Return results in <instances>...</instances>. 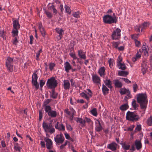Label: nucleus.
Instances as JSON below:
<instances>
[{
    "instance_id": "f257e3e1",
    "label": "nucleus",
    "mask_w": 152,
    "mask_h": 152,
    "mask_svg": "<svg viewBox=\"0 0 152 152\" xmlns=\"http://www.w3.org/2000/svg\"><path fill=\"white\" fill-rule=\"evenodd\" d=\"M137 101L140 104L141 109L145 111L148 102L147 96L146 94H139L137 95Z\"/></svg>"
},
{
    "instance_id": "f03ea898",
    "label": "nucleus",
    "mask_w": 152,
    "mask_h": 152,
    "mask_svg": "<svg viewBox=\"0 0 152 152\" xmlns=\"http://www.w3.org/2000/svg\"><path fill=\"white\" fill-rule=\"evenodd\" d=\"M74 119L77 123H80L81 124L82 127L86 126V123H87L89 125L92 126L93 124V121L89 118L86 117H83V119L81 118L77 117L75 118Z\"/></svg>"
},
{
    "instance_id": "7ed1b4c3",
    "label": "nucleus",
    "mask_w": 152,
    "mask_h": 152,
    "mask_svg": "<svg viewBox=\"0 0 152 152\" xmlns=\"http://www.w3.org/2000/svg\"><path fill=\"white\" fill-rule=\"evenodd\" d=\"M139 115L136 112L129 111L126 113V119L130 121H136L140 119Z\"/></svg>"
},
{
    "instance_id": "20e7f679",
    "label": "nucleus",
    "mask_w": 152,
    "mask_h": 152,
    "mask_svg": "<svg viewBox=\"0 0 152 152\" xmlns=\"http://www.w3.org/2000/svg\"><path fill=\"white\" fill-rule=\"evenodd\" d=\"M42 126L45 132L47 134L49 132L52 134L55 132V129L51 123H47L44 122Z\"/></svg>"
},
{
    "instance_id": "39448f33",
    "label": "nucleus",
    "mask_w": 152,
    "mask_h": 152,
    "mask_svg": "<svg viewBox=\"0 0 152 152\" xmlns=\"http://www.w3.org/2000/svg\"><path fill=\"white\" fill-rule=\"evenodd\" d=\"M46 85L48 89H54L57 87L58 85L57 80L54 77H52L48 79Z\"/></svg>"
},
{
    "instance_id": "423d86ee",
    "label": "nucleus",
    "mask_w": 152,
    "mask_h": 152,
    "mask_svg": "<svg viewBox=\"0 0 152 152\" xmlns=\"http://www.w3.org/2000/svg\"><path fill=\"white\" fill-rule=\"evenodd\" d=\"M103 20L105 23L109 24L116 23L117 21L116 18H112V16L109 15H105L103 17Z\"/></svg>"
},
{
    "instance_id": "0eeeda50",
    "label": "nucleus",
    "mask_w": 152,
    "mask_h": 152,
    "mask_svg": "<svg viewBox=\"0 0 152 152\" xmlns=\"http://www.w3.org/2000/svg\"><path fill=\"white\" fill-rule=\"evenodd\" d=\"M107 147L112 151L115 152L119 148V145L114 142H113L107 145Z\"/></svg>"
},
{
    "instance_id": "6e6552de",
    "label": "nucleus",
    "mask_w": 152,
    "mask_h": 152,
    "mask_svg": "<svg viewBox=\"0 0 152 152\" xmlns=\"http://www.w3.org/2000/svg\"><path fill=\"white\" fill-rule=\"evenodd\" d=\"M38 78L37 74L34 73L32 77V83L37 89L39 88V85L37 82Z\"/></svg>"
},
{
    "instance_id": "1a4fd4ad",
    "label": "nucleus",
    "mask_w": 152,
    "mask_h": 152,
    "mask_svg": "<svg viewBox=\"0 0 152 152\" xmlns=\"http://www.w3.org/2000/svg\"><path fill=\"white\" fill-rule=\"evenodd\" d=\"M121 31L120 29H116L114 31L112 34V38L113 39L116 40L119 39L121 36Z\"/></svg>"
},
{
    "instance_id": "9d476101",
    "label": "nucleus",
    "mask_w": 152,
    "mask_h": 152,
    "mask_svg": "<svg viewBox=\"0 0 152 152\" xmlns=\"http://www.w3.org/2000/svg\"><path fill=\"white\" fill-rule=\"evenodd\" d=\"M64 140V138L62 134L57 135L54 138L55 142L57 144H62Z\"/></svg>"
},
{
    "instance_id": "9b49d317",
    "label": "nucleus",
    "mask_w": 152,
    "mask_h": 152,
    "mask_svg": "<svg viewBox=\"0 0 152 152\" xmlns=\"http://www.w3.org/2000/svg\"><path fill=\"white\" fill-rule=\"evenodd\" d=\"M45 140L46 142V146L48 149L50 150L53 148V143L51 140L49 138H45Z\"/></svg>"
},
{
    "instance_id": "f8f14e48",
    "label": "nucleus",
    "mask_w": 152,
    "mask_h": 152,
    "mask_svg": "<svg viewBox=\"0 0 152 152\" xmlns=\"http://www.w3.org/2000/svg\"><path fill=\"white\" fill-rule=\"evenodd\" d=\"M78 56L81 59L85 60L86 59V52H83V50H78Z\"/></svg>"
},
{
    "instance_id": "ddd939ff",
    "label": "nucleus",
    "mask_w": 152,
    "mask_h": 152,
    "mask_svg": "<svg viewBox=\"0 0 152 152\" xmlns=\"http://www.w3.org/2000/svg\"><path fill=\"white\" fill-rule=\"evenodd\" d=\"M65 70L67 73H69V70L72 69V66L68 61H66L64 64Z\"/></svg>"
},
{
    "instance_id": "4468645a",
    "label": "nucleus",
    "mask_w": 152,
    "mask_h": 152,
    "mask_svg": "<svg viewBox=\"0 0 152 152\" xmlns=\"http://www.w3.org/2000/svg\"><path fill=\"white\" fill-rule=\"evenodd\" d=\"M134 145L137 150H139L142 148V144L140 140H136L134 142Z\"/></svg>"
},
{
    "instance_id": "2eb2a0df",
    "label": "nucleus",
    "mask_w": 152,
    "mask_h": 152,
    "mask_svg": "<svg viewBox=\"0 0 152 152\" xmlns=\"http://www.w3.org/2000/svg\"><path fill=\"white\" fill-rule=\"evenodd\" d=\"M55 128L56 129H58L60 131H64L65 130V126L62 124H59L58 122H57L55 125Z\"/></svg>"
},
{
    "instance_id": "dca6fc26",
    "label": "nucleus",
    "mask_w": 152,
    "mask_h": 152,
    "mask_svg": "<svg viewBox=\"0 0 152 152\" xmlns=\"http://www.w3.org/2000/svg\"><path fill=\"white\" fill-rule=\"evenodd\" d=\"M113 82L115 88H121L123 86L122 83L118 80H115Z\"/></svg>"
},
{
    "instance_id": "f3484780",
    "label": "nucleus",
    "mask_w": 152,
    "mask_h": 152,
    "mask_svg": "<svg viewBox=\"0 0 152 152\" xmlns=\"http://www.w3.org/2000/svg\"><path fill=\"white\" fill-rule=\"evenodd\" d=\"M92 79L94 83L97 84L100 83V78L97 75H92Z\"/></svg>"
},
{
    "instance_id": "a211bd4d",
    "label": "nucleus",
    "mask_w": 152,
    "mask_h": 152,
    "mask_svg": "<svg viewBox=\"0 0 152 152\" xmlns=\"http://www.w3.org/2000/svg\"><path fill=\"white\" fill-rule=\"evenodd\" d=\"M63 87L66 90H69L70 86V84L69 80H64L63 81Z\"/></svg>"
},
{
    "instance_id": "6ab92c4d",
    "label": "nucleus",
    "mask_w": 152,
    "mask_h": 152,
    "mask_svg": "<svg viewBox=\"0 0 152 152\" xmlns=\"http://www.w3.org/2000/svg\"><path fill=\"white\" fill-rule=\"evenodd\" d=\"M12 20L14 28H20V25L19 23L18 20H15L14 18H12Z\"/></svg>"
},
{
    "instance_id": "aec40b11",
    "label": "nucleus",
    "mask_w": 152,
    "mask_h": 152,
    "mask_svg": "<svg viewBox=\"0 0 152 152\" xmlns=\"http://www.w3.org/2000/svg\"><path fill=\"white\" fill-rule=\"evenodd\" d=\"M105 71V68L104 66L101 67L99 70L98 73L100 76L102 77H104L105 75L104 72Z\"/></svg>"
},
{
    "instance_id": "412c9836",
    "label": "nucleus",
    "mask_w": 152,
    "mask_h": 152,
    "mask_svg": "<svg viewBox=\"0 0 152 152\" xmlns=\"http://www.w3.org/2000/svg\"><path fill=\"white\" fill-rule=\"evenodd\" d=\"M141 57V54H139L138 53V51H137V53L135 56H133L132 58V61L133 62H134L137 60L140 59Z\"/></svg>"
},
{
    "instance_id": "4be33fe9",
    "label": "nucleus",
    "mask_w": 152,
    "mask_h": 152,
    "mask_svg": "<svg viewBox=\"0 0 152 152\" xmlns=\"http://www.w3.org/2000/svg\"><path fill=\"white\" fill-rule=\"evenodd\" d=\"M48 115L51 118H55L57 116V113L56 111L51 110L48 113Z\"/></svg>"
},
{
    "instance_id": "5701e85b",
    "label": "nucleus",
    "mask_w": 152,
    "mask_h": 152,
    "mask_svg": "<svg viewBox=\"0 0 152 152\" xmlns=\"http://www.w3.org/2000/svg\"><path fill=\"white\" fill-rule=\"evenodd\" d=\"M142 50L144 52V55L146 57H148L149 56L148 51L149 49L148 47L147 46L146 47L144 46L142 47Z\"/></svg>"
},
{
    "instance_id": "b1692460",
    "label": "nucleus",
    "mask_w": 152,
    "mask_h": 152,
    "mask_svg": "<svg viewBox=\"0 0 152 152\" xmlns=\"http://www.w3.org/2000/svg\"><path fill=\"white\" fill-rule=\"evenodd\" d=\"M56 32L59 34V35L58 36L59 39H61L64 34V31L62 29H56Z\"/></svg>"
},
{
    "instance_id": "393cba45",
    "label": "nucleus",
    "mask_w": 152,
    "mask_h": 152,
    "mask_svg": "<svg viewBox=\"0 0 152 152\" xmlns=\"http://www.w3.org/2000/svg\"><path fill=\"white\" fill-rule=\"evenodd\" d=\"M58 96V93H56L55 89H52V92L51 93L50 97L54 99L57 98Z\"/></svg>"
},
{
    "instance_id": "a878e982",
    "label": "nucleus",
    "mask_w": 152,
    "mask_h": 152,
    "mask_svg": "<svg viewBox=\"0 0 152 152\" xmlns=\"http://www.w3.org/2000/svg\"><path fill=\"white\" fill-rule=\"evenodd\" d=\"M128 74V72L125 71L119 70L118 72V75L121 76H126Z\"/></svg>"
},
{
    "instance_id": "bb28decb",
    "label": "nucleus",
    "mask_w": 152,
    "mask_h": 152,
    "mask_svg": "<svg viewBox=\"0 0 152 152\" xmlns=\"http://www.w3.org/2000/svg\"><path fill=\"white\" fill-rule=\"evenodd\" d=\"M104 83L105 85L110 88H112V83L111 80H105Z\"/></svg>"
},
{
    "instance_id": "cd10ccee",
    "label": "nucleus",
    "mask_w": 152,
    "mask_h": 152,
    "mask_svg": "<svg viewBox=\"0 0 152 152\" xmlns=\"http://www.w3.org/2000/svg\"><path fill=\"white\" fill-rule=\"evenodd\" d=\"M117 66L119 69L124 70L126 69V66L124 63H119L118 64H117Z\"/></svg>"
},
{
    "instance_id": "c85d7f7f",
    "label": "nucleus",
    "mask_w": 152,
    "mask_h": 152,
    "mask_svg": "<svg viewBox=\"0 0 152 152\" xmlns=\"http://www.w3.org/2000/svg\"><path fill=\"white\" fill-rule=\"evenodd\" d=\"M49 9L50 10H53V15H56L57 13H58V12L57 10L56 9L54 5L53 4L49 7Z\"/></svg>"
},
{
    "instance_id": "c756f323",
    "label": "nucleus",
    "mask_w": 152,
    "mask_h": 152,
    "mask_svg": "<svg viewBox=\"0 0 152 152\" xmlns=\"http://www.w3.org/2000/svg\"><path fill=\"white\" fill-rule=\"evenodd\" d=\"M102 90L104 95H105L106 94H108L109 93V89L104 85L102 86Z\"/></svg>"
},
{
    "instance_id": "7c9ffc66",
    "label": "nucleus",
    "mask_w": 152,
    "mask_h": 152,
    "mask_svg": "<svg viewBox=\"0 0 152 152\" xmlns=\"http://www.w3.org/2000/svg\"><path fill=\"white\" fill-rule=\"evenodd\" d=\"M120 93L121 95H124L127 93H129V90L125 88H121L120 90Z\"/></svg>"
},
{
    "instance_id": "2f4dec72",
    "label": "nucleus",
    "mask_w": 152,
    "mask_h": 152,
    "mask_svg": "<svg viewBox=\"0 0 152 152\" xmlns=\"http://www.w3.org/2000/svg\"><path fill=\"white\" fill-rule=\"evenodd\" d=\"M45 113L47 114L51 110V107L50 105L42 106Z\"/></svg>"
},
{
    "instance_id": "473e14b6",
    "label": "nucleus",
    "mask_w": 152,
    "mask_h": 152,
    "mask_svg": "<svg viewBox=\"0 0 152 152\" xmlns=\"http://www.w3.org/2000/svg\"><path fill=\"white\" fill-rule=\"evenodd\" d=\"M129 108V106L127 104H125L122 105L120 107V109L122 111L126 110Z\"/></svg>"
},
{
    "instance_id": "72a5a7b5",
    "label": "nucleus",
    "mask_w": 152,
    "mask_h": 152,
    "mask_svg": "<svg viewBox=\"0 0 152 152\" xmlns=\"http://www.w3.org/2000/svg\"><path fill=\"white\" fill-rule=\"evenodd\" d=\"M149 25L150 23L149 22H145L142 23V24L140 25L139 28H148Z\"/></svg>"
},
{
    "instance_id": "f704fd0d",
    "label": "nucleus",
    "mask_w": 152,
    "mask_h": 152,
    "mask_svg": "<svg viewBox=\"0 0 152 152\" xmlns=\"http://www.w3.org/2000/svg\"><path fill=\"white\" fill-rule=\"evenodd\" d=\"M21 148V147H20L18 143H16L14 144V149L16 151L20 152V149Z\"/></svg>"
},
{
    "instance_id": "c9c22d12",
    "label": "nucleus",
    "mask_w": 152,
    "mask_h": 152,
    "mask_svg": "<svg viewBox=\"0 0 152 152\" xmlns=\"http://www.w3.org/2000/svg\"><path fill=\"white\" fill-rule=\"evenodd\" d=\"M80 95L82 97L86 99L87 101L89 100L90 97L85 93L82 92L80 94Z\"/></svg>"
},
{
    "instance_id": "e433bc0d",
    "label": "nucleus",
    "mask_w": 152,
    "mask_h": 152,
    "mask_svg": "<svg viewBox=\"0 0 152 152\" xmlns=\"http://www.w3.org/2000/svg\"><path fill=\"white\" fill-rule=\"evenodd\" d=\"M17 29H13L12 31V36L13 37H18V31Z\"/></svg>"
},
{
    "instance_id": "4c0bfd02",
    "label": "nucleus",
    "mask_w": 152,
    "mask_h": 152,
    "mask_svg": "<svg viewBox=\"0 0 152 152\" xmlns=\"http://www.w3.org/2000/svg\"><path fill=\"white\" fill-rule=\"evenodd\" d=\"M142 62L143 64H142L141 66L142 67V72L143 73V74H144V72H145V71L147 70V68L146 67L145 64H144V62H145V61H143Z\"/></svg>"
},
{
    "instance_id": "58836bf2",
    "label": "nucleus",
    "mask_w": 152,
    "mask_h": 152,
    "mask_svg": "<svg viewBox=\"0 0 152 152\" xmlns=\"http://www.w3.org/2000/svg\"><path fill=\"white\" fill-rule=\"evenodd\" d=\"M5 65L8 70H10V57H8L5 62Z\"/></svg>"
},
{
    "instance_id": "ea45409f",
    "label": "nucleus",
    "mask_w": 152,
    "mask_h": 152,
    "mask_svg": "<svg viewBox=\"0 0 152 152\" xmlns=\"http://www.w3.org/2000/svg\"><path fill=\"white\" fill-rule=\"evenodd\" d=\"M102 126L101 124H98V125H96L95 128V130L97 132H100L102 131Z\"/></svg>"
},
{
    "instance_id": "a19ab883",
    "label": "nucleus",
    "mask_w": 152,
    "mask_h": 152,
    "mask_svg": "<svg viewBox=\"0 0 152 152\" xmlns=\"http://www.w3.org/2000/svg\"><path fill=\"white\" fill-rule=\"evenodd\" d=\"M91 113L94 116H96L97 115V112L96 109L95 108H93L91 111Z\"/></svg>"
},
{
    "instance_id": "79ce46f5",
    "label": "nucleus",
    "mask_w": 152,
    "mask_h": 152,
    "mask_svg": "<svg viewBox=\"0 0 152 152\" xmlns=\"http://www.w3.org/2000/svg\"><path fill=\"white\" fill-rule=\"evenodd\" d=\"M132 105L135 110H136L138 106V104H136V101L135 99H133L132 102Z\"/></svg>"
},
{
    "instance_id": "37998d69",
    "label": "nucleus",
    "mask_w": 152,
    "mask_h": 152,
    "mask_svg": "<svg viewBox=\"0 0 152 152\" xmlns=\"http://www.w3.org/2000/svg\"><path fill=\"white\" fill-rule=\"evenodd\" d=\"M124 145L123 146V147L122 148H123V149L125 150H127L129 149L130 148V145L129 144H126V142Z\"/></svg>"
},
{
    "instance_id": "c03bdc74",
    "label": "nucleus",
    "mask_w": 152,
    "mask_h": 152,
    "mask_svg": "<svg viewBox=\"0 0 152 152\" xmlns=\"http://www.w3.org/2000/svg\"><path fill=\"white\" fill-rule=\"evenodd\" d=\"M19 38L18 37H13L12 40V42L13 44L14 45H16L17 44L18 41V39Z\"/></svg>"
},
{
    "instance_id": "a18cd8bd",
    "label": "nucleus",
    "mask_w": 152,
    "mask_h": 152,
    "mask_svg": "<svg viewBox=\"0 0 152 152\" xmlns=\"http://www.w3.org/2000/svg\"><path fill=\"white\" fill-rule=\"evenodd\" d=\"M139 34H136L131 35V38L134 40V41L137 40V38L138 37Z\"/></svg>"
},
{
    "instance_id": "49530a36",
    "label": "nucleus",
    "mask_w": 152,
    "mask_h": 152,
    "mask_svg": "<svg viewBox=\"0 0 152 152\" xmlns=\"http://www.w3.org/2000/svg\"><path fill=\"white\" fill-rule=\"evenodd\" d=\"M147 124L149 126L152 125V116H151L148 118L147 120Z\"/></svg>"
},
{
    "instance_id": "de8ad7c7",
    "label": "nucleus",
    "mask_w": 152,
    "mask_h": 152,
    "mask_svg": "<svg viewBox=\"0 0 152 152\" xmlns=\"http://www.w3.org/2000/svg\"><path fill=\"white\" fill-rule=\"evenodd\" d=\"M45 13L48 18H51L52 17L53 15L50 12L48 11L45 10Z\"/></svg>"
},
{
    "instance_id": "09e8293b",
    "label": "nucleus",
    "mask_w": 152,
    "mask_h": 152,
    "mask_svg": "<svg viewBox=\"0 0 152 152\" xmlns=\"http://www.w3.org/2000/svg\"><path fill=\"white\" fill-rule=\"evenodd\" d=\"M134 126V125H131L129 127L127 128L126 129H125L124 130L126 131H132L133 130Z\"/></svg>"
},
{
    "instance_id": "8fccbe9b",
    "label": "nucleus",
    "mask_w": 152,
    "mask_h": 152,
    "mask_svg": "<svg viewBox=\"0 0 152 152\" xmlns=\"http://www.w3.org/2000/svg\"><path fill=\"white\" fill-rule=\"evenodd\" d=\"M51 100L52 99H47L44 101L42 106L48 105V104L51 101Z\"/></svg>"
},
{
    "instance_id": "3c124183",
    "label": "nucleus",
    "mask_w": 152,
    "mask_h": 152,
    "mask_svg": "<svg viewBox=\"0 0 152 152\" xmlns=\"http://www.w3.org/2000/svg\"><path fill=\"white\" fill-rule=\"evenodd\" d=\"M64 7L66 12L69 14L71 12V10L70 9L69 7L68 6L65 5Z\"/></svg>"
},
{
    "instance_id": "603ef678",
    "label": "nucleus",
    "mask_w": 152,
    "mask_h": 152,
    "mask_svg": "<svg viewBox=\"0 0 152 152\" xmlns=\"http://www.w3.org/2000/svg\"><path fill=\"white\" fill-rule=\"evenodd\" d=\"M133 91L134 92H136L138 89V86L137 84L135 83L133 84Z\"/></svg>"
},
{
    "instance_id": "864d4df0",
    "label": "nucleus",
    "mask_w": 152,
    "mask_h": 152,
    "mask_svg": "<svg viewBox=\"0 0 152 152\" xmlns=\"http://www.w3.org/2000/svg\"><path fill=\"white\" fill-rule=\"evenodd\" d=\"M55 65L54 63H50L49 65V69L50 71H52L54 67L55 66Z\"/></svg>"
},
{
    "instance_id": "5fc2aeb1",
    "label": "nucleus",
    "mask_w": 152,
    "mask_h": 152,
    "mask_svg": "<svg viewBox=\"0 0 152 152\" xmlns=\"http://www.w3.org/2000/svg\"><path fill=\"white\" fill-rule=\"evenodd\" d=\"M80 12L79 11L74 12L73 15L74 17L77 18H79L80 17Z\"/></svg>"
},
{
    "instance_id": "6e6d98bb",
    "label": "nucleus",
    "mask_w": 152,
    "mask_h": 152,
    "mask_svg": "<svg viewBox=\"0 0 152 152\" xmlns=\"http://www.w3.org/2000/svg\"><path fill=\"white\" fill-rule=\"evenodd\" d=\"M141 129V125H137L136 127L134 130L135 132H136L137 131H140Z\"/></svg>"
},
{
    "instance_id": "4d7b16f0",
    "label": "nucleus",
    "mask_w": 152,
    "mask_h": 152,
    "mask_svg": "<svg viewBox=\"0 0 152 152\" xmlns=\"http://www.w3.org/2000/svg\"><path fill=\"white\" fill-rule=\"evenodd\" d=\"M134 42L135 44V45L136 47H139L140 46L141 44L140 41L137 40L134 41Z\"/></svg>"
},
{
    "instance_id": "13d9d810",
    "label": "nucleus",
    "mask_w": 152,
    "mask_h": 152,
    "mask_svg": "<svg viewBox=\"0 0 152 152\" xmlns=\"http://www.w3.org/2000/svg\"><path fill=\"white\" fill-rule=\"evenodd\" d=\"M119 45V43L118 42H113V47L115 48H118Z\"/></svg>"
},
{
    "instance_id": "bf43d9fd",
    "label": "nucleus",
    "mask_w": 152,
    "mask_h": 152,
    "mask_svg": "<svg viewBox=\"0 0 152 152\" xmlns=\"http://www.w3.org/2000/svg\"><path fill=\"white\" fill-rule=\"evenodd\" d=\"M113 60L111 58H110L108 60V63L109 64V66L111 68L113 66Z\"/></svg>"
},
{
    "instance_id": "052dcab7",
    "label": "nucleus",
    "mask_w": 152,
    "mask_h": 152,
    "mask_svg": "<svg viewBox=\"0 0 152 152\" xmlns=\"http://www.w3.org/2000/svg\"><path fill=\"white\" fill-rule=\"evenodd\" d=\"M69 55L72 58L74 59H75L77 58V57L75 53H69Z\"/></svg>"
},
{
    "instance_id": "680f3d73",
    "label": "nucleus",
    "mask_w": 152,
    "mask_h": 152,
    "mask_svg": "<svg viewBox=\"0 0 152 152\" xmlns=\"http://www.w3.org/2000/svg\"><path fill=\"white\" fill-rule=\"evenodd\" d=\"M70 82H71V85L72 87L76 86L75 81L73 79H71L70 80Z\"/></svg>"
},
{
    "instance_id": "e2e57ef3",
    "label": "nucleus",
    "mask_w": 152,
    "mask_h": 152,
    "mask_svg": "<svg viewBox=\"0 0 152 152\" xmlns=\"http://www.w3.org/2000/svg\"><path fill=\"white\" fill-rule=\"evenodd\" d=\"M122 60V58L121 56H119L118 57L117 59V64H118L119 63H121Z\"/></svg>"
},
{
    "instance_id": "0e129e2a",
    "label": "nucleus",
    "mask_w": 152,
    "mask_h": 152,
    "mask_svg": "<svg viewBox=\"0 0 152 152\" xmlns=\"http://www.w3.org/2000/svg\"><path fill=\"white\" fill-rule=\"evenodd\" d=\"M39 30L42 35L44 37L46 35V31L45 29H39Z\"/></svg>"
},
{
    "instance_id": "69168bd1",
    "label": "nucleus",
    "mask_w": 152,
    "mask_h": 152,
    "mask_svg": "<svg viewBox=\"0 0 152 152\" xmlns=\"http://www.w3.org/2000/svg\"><path fill=\"white\" fill-rule=\"evenodd\" d=\"M72 115L71 117H70V119L71 120H72L73 119L74 115L76 113L75 111L73 109L72 110Z\"/></svg>"
},
{
    "instance_id": "338daca9",
    "label": "nucleus",
    "mask_w": 152,
    "mask_h": 152,
    "mask_svg": "<svg viewBox=\"0 0 152 152\" xmlns=\"http://www.w3.org/2000/svg\"><path fill=\"white\" fill-rule=\"evenodd\" d=\"M45 84V82L42 80H41L40 81L39 84L40 87L42 88V87Z\"/></svg>"
},
{
    "instance_id": "774afa93",
    "label": "nucleus",
    "mask_w": 152,
    "mask_h": 152,
    "mask_svg": "<svg viewBox=\"0 0 152 152\" xmlns=\"http://www.w3.org/2000/svg\"><path fill=\"white\" fill-rule=\"evenodd\" d=\"M42 117V113L41 110L39 111V121H41Z\"/></svg>"
}]
</instances>
